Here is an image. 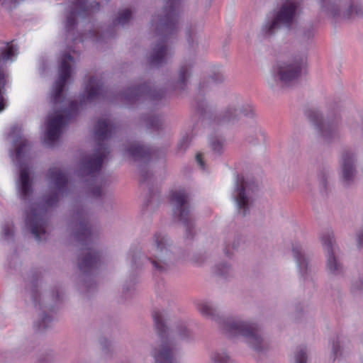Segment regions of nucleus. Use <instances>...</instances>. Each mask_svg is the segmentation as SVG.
<instances>
[{
    "instance_id": "27",
    "label": "nucleus",
    "mask_w": 363,
    "mask_h": 363,
    "mask_svg": "<svg viewBox=\"0 0 363 363\" xmlns=\"http://www.w3.org/2000/svg\"><path fill=\"white\" fill-rule=\"evenodd\" d=\"M193 65L192 62H185L181 65L175 82L176 85L179 88L184 89L186 85L187 81L191 76Z\"/></svg>"
},
{
    "instance_id": "26",
    "label": "nucleus",
    "mask_w": 363,
    "mask_h": 363,
    "mask_svg": "<svg viewBox=\"0 0 363 363\" xmlns=\"http://www.w3.org/2000/svg\"><path fill=\"white\" fill-rule=\"evenodd\" d=\"M141 121L147 129L154 131L160 130L163 125L162 116L155 113L143 115Z\"/></svg>"
},
{
    "instance_id": "43",
    "label": "nucleus",
    "mask_w": 363,
    "mask_h": 363,
    "mask_svg": "<svg viewBox=\"0 0 363 363\" xmlns=\"http://www.w3.org/2000/svg\"><path fill=\"white\" fill-rule=\"evenodd\" d=\"M348 16H351L352 13L359 15L362 13L361 8L358 5H351L348 9Z\"/></svg>"
},
{
    "instance_id": "47",
    "label": "nucleus",
    "mask_w": 363,
    "mask_h": 363,
    "mask_svg": "<svg viewBox=\"0 0 363 363\" xmlns=\"http://www.w3.org/2000/svg\"><path fill=\"white\" fill-rule=\"evenodd\" d=\"M6 107V102L4 97L2 95V92H0V112L4 111Z\"/></svg>"
},
{
    "instance_id": "13",
    "label": "nucleus",
    "mask_w": 363,
    "mask_h": 363,
    "mask_svg": "<svg viewBox=\"0 0 363 363\" xmlns=\"http://www.w3.org/2000/svg\"><path fill=\"white\" fill-rule=\"evenodd\" d=\"M126 152L135 162H140L138 166L140 183H149L152 174L148 171L147 164L152 158H157L160 155L159 150L135 143L127 147Z\"/></svg>"
},
{
    "instance_id": "1",
    "label": "nucleus",
    "mask_w": 363,
    "mask_h": 363,
    "mask_svg": "<svg viewBox=\"0 0 363 363\" xmlns=\"http://www.w3.org/2000/svg\"><path fill=\"white\" fill-rule=\"evenodd\" d=\"M9 136L13 138V143L16 146L15 160L20 170V182L18 188L19 197L24 203L29 205V210L25 212L26 226L38 241L45 240L48 208L55 206L59 201V195L67 191L68 179L58 167L50 168L48 177L55 190L51 191L50 194L45 197L43 203H33V182L30 177V167L26 161V155L31 148V143L23 136L22 128L18 125L11 128Z\"/></svg>"
},
{
    "instance_id": "16",
    "label": "nucleus",
    "mask_w": 363,
    "mask_h": 363,
    "mask_svg": "<svg viewBox=\"0 0 363 363\" xmlns=\"http://www.w3.org/2000/svg\"><path fill=\"white\" fill-rule=\"evenodd\" d=\"M256 186L245 181L242 176L238 174L232 196L235 201L238 210L245 217L250 213V206L252 203V194Z\"/></svg>"
},
{
    "instance_id": "15",
    "label": "nucleus",
    "mask_w": 363,
    "mask_h": 363,
    "mask_svg": "<svg viewBox=\"0 0 363 363\" xmlns=\"http://www.w3.org/2000/svg\"><path fill=\"white\" fill-rule=\"evenodd\" d=\"M181 0H165L163 15L158 18L156 28L166 38L177 30Z\"/></svg>"
},
{
    "instance_id": "51",
    "label": "nucleus",
    "mask_w": 363,
    "mask_h": 363,
    "mask_svg": "<svg viewBox=\"0 0 363 363\" xmlns=\"http://www.w3.org/2000/svg\"><path fill=\"white\" fill-rule=\"evenodd\" d=\"M229 245L230 244H228L225 245L223 251H224V253L227 255V256H230V253L229 252Z\"/></svg>"
},
{
    "instance_id": "40",
    "label": "nucleus",
    "mask_w": 363,
    "mask_h": 363,
    "mask_svg": "<svg viewBox=\"0 0 363 363\" xmlns=\"http://www.w3.org/2000/svg\"><path fill=\"white\" fill-rule=\"evenodd\" d=\"M100 345L104 354L108 356L111 351V342L106 338H101Z\"/></svg>"
},
{
    "instance_id": "29",
    "label": "nucleus",
    "mask_w": 363,
    "mask_h": 363,
    "mask_svg": "<svg viewBox=\"0 0 363 363\" xmlns=\"http://www.w3.org/2000/svg\"><path fill=\"white\" fill-rule=\"evenodd\" d=\"M193 135L191 131L186 132L182 135L177 145V152L183 154L190 146Z\"/></svg>"
},
{
    "instance_id": "42",
    "label": "nucleus",
    "mask_w": 363,
    "mask_h": 363,
    "mask_svg": "<svg viewBox=\"0 0 363 363\" xmlns=\"http://www.w3.org/2000/svg\"><path fill=\"white\" fill-rule=\"evenodd\" d=\"M90 193L92 196L99 198L102 194L101 187L99 186H93L90 189Z\"/></svg>"
},
{
    "instance_id": "36",
    "label": "nucleus",
    "mask_w": 363,
    "mask_h": 363,
    "mask_svg": "<svg viewBox=\"0 0 363 363\" xmlns=\"http://www.w3.org/2000/svg\"><path fill=\"white\" fill-rule=\"evenodd\" d=\"M210 145L215 154L218 155H221L223 150V142L222 139L218 138H211Z\"/></svg>"
},
{
    "instance_id": "34",
    "label": "nucleus",
    "mask_w": 363,
    "mask_h": 363,
    "mask_svg": "<svg viewBox=\"0 0 363 363\" xmlns=\"http://www.w3.org/2000/svg\"><path fill=\"white\" fill-rule=\"evenodd\" d=\"M132 16L131 11L130 9H125L121 11L118 18L113 21L115 25L123 26L129 22Z\"/></svg>"
},
{
    "instance_id": "21",
    "label": "nucleus",
    "mask_w": 363,
    "mask_h": 363,
    "mask_svg": "<svg viewBox=\"0 0 363 363\" xmlns=\"http://www.w3.org/2000/svg\"><path fill=\"white\" fill-rule=\"evenodd\" d=\"M74 63L73 57L69 53L62 56L58 69V76L55 82L54 91H65L64 89L69 81L72 74V65Z\"/></svg>"
},
{
    "instance_id": "45",
    "label": "nucleus",
    "mask_w": 363,
    "mask_h": 363,
    "mask_svg": "<svg viewBox=\"0 0 363 363\" xmlns=\"http://www.w3.org/2000/svg\"><path fill=\"white\" fill-rule=\"evenodd\" d=\"M196 161L202 169H205V162L203 159L202 153H197L196 155Z\"/></svg>"
},
{
    "instance_id": "23",
    "label": "nucleus",
    "mask_w": 363,
    "mask_h": 363,
    "mask_svg": "<svg viewBox=\"0 0 363 363\" xmlns=\"http://www.w3.org/2000/svg\"><path fill=\"white\" fill-rule=\"evenodd\" d=\"M16 48L13 45H6L5 49L1 52L0 57V91L5 88L7 83V75L5 73L4 66L6 61L13 60L12 57L16 55Z\"/></svg>"
},
{
    "instance_id": "35",
    "label": "nucleus",
    "mask_w": 363,
    "mask_h": 363,
    "mask_svg": "<svg viewBox=\"0 0 363 363\" xmlns=\"http://www.w3.org/2000/svg\"><path fill=\"white\" fill-rule=\"evenodd\" d=\"M307 353L305 347L300 346L294 352V363H307Z\"/></svg>"
},
{
    "instance_id": "8",
    "label": "nucleus",
    "mask_w": 363,
    "mask_h": 363,
    "mask_svg": "<svg viewBox=\"0 0 363 363\" xmlns=\"http://www.w3.org/2000/svg\"><path fill=\"white\" fill-rule=\"evenodd\" d=\"M152 317L155 327L160 339L151 350V355L155 363H178L176 349L169 338L168 328L166 325V314L164 311H154Z\"/></svg>"
},
{
    "instance_id": "52",
    "label": "nucleus",
    "mask_w": 363,
    "mask_h": 363,
    "mask_svg": "<svg viewBox=\"0 0 363 363\" xmlns=\"http://www.w3.org/2000/svg\"><path fill=\"white\" fill-rule=\"evenodd\" d=\"M154 196H155V195L151 196V198H150V199H148V200H147V203H146V206H147V207H149V206L152 203V200H153V199H154Z\"/></svg>"
},
{
    "instance_id": "14",
    "label": "nucleus",
    "mask_w": 363,
    "mask_h": 363,
    "mask_svg": "<svg viewBox=\"0 0 363 363\" xmlns=\"http://www.w3.org/2000/svg\"><path fill=\"white\" fill-rule=\"evenodd\" d=\"M304 115L314 125L324 142L330 143L338 138V121L336 119L325 121L322 113L314 107L306 108Z\"/></svg>"
},
{
    "instance_id": "48",
    "label": "nucleus",
    "mask_w": 363,
    "mask_h": 363,
    "mask_svg": "<svg viewBox=\"0 0 363 363\" xmlns=\"http://www.w3.org/2000/svg\"><path fill=\"white\" fill-rule=\"evenodd\" d=\"M246 140L248 143L252 144H256L257 143V137L255 135H249L247 136Z\"/></svg>"
},
{
    "instance_id": "9",
    "label": "nucleus",
    "mask_w": 363,
    "mask_h": 363,
    "mask_svg": "<svg viewBox=\"0 0 363 363\" xmlns=\"http://www.w3.org/2000/svg\"><path fill=\"white\" fill-rule=\"evenodd\" d=\"M189 201L190 194L185 188L176 189L169 193L174 218L185 227V238L193 239L195 235V219L191 211Z\"/></svg>"
},
{
    "instance_id": "30",
    "label": "nucleus",
    "mask_w": 363,
    "mask_h": 363,
    "mask_svg": "<svg viewBox=\"0 0 363 363\" xmlns=\"http://www.w3.org/2000/svg\"><path fill=\"white\" fill-rule=\"evenodd\" d=\"M211 359L213 363H234L233 360L224 350H218L213 352Z\"/></svg>"
},
{
    "instance_id": "10",
    "label": "nucleus",
    "mask_w": 363,
    "mask_h": 363,
    "mask_svg": "<svg viewBox=\"0 0 363 363\" xmlns=\"http://www.w3.org/2000/svg\"><path fill=\"white\" fill-rule=\"evenodd\" d=\"M273 72L284 84H291L308 72V59L304 54H295L286 60H278Z\"/></svg>"
},
{
    "instance_id": "38",
    "label": "nucleus",
    "mask_w": 363,
    "mask_h": 363,
    "mask_svg": "<svg viewBox=\"0 0 363 363\" xmlns=\"http://www.w3.org/2000/svg\"><path fill=\"white\" fill-rule=\"evenodd\" d=\"M135 284V279L130 278V281H126L125 284L123 285V294L125 296V298H128L132 295L134 291Z\"/></svg>"
},
{
    "instance_id": "6",
    "label": "nucleus",
    "mask_w": 363,
    "mask_h": 363,
    "mask_svg": "<svg viewBox=\"0 0 363 363\" xmlns=\"http://www.w3.org/2000/svg\"><path fill=\"white\" fill-rule=\"evenodd\" d=\"M115 129V125L108 120L104 118L98 120L94 131L97 140L95 152L91 155L82 159L78 170L79 177L91 176L92 179L95 180L94 174L101 171L104 161L109 153L108 147L104 141L111 137Z\"/></svg>"
},
{
    "instance_id": "7",
    "label": "nucleus",
    "mask_w": 363,
    "mask_h": 363,
    "mask_svg": "<svg viewBox=\"0 0 363 363\" xmlns=\"http://www.w3.org/2000/svg\"><path fill=\"white\" fill-rule=\"evenodd\" d=\"M41 277V273L38 270H35L30 272V274L28 276L26 282V289L30 290V296L35 307L38 306L40 313H39V318L34 323V329L38 333L45 331L50 328L53 317L50 314L55 310V305L60 301V293L58 289H56L52 291V303H48L47 301L43 298V301H41L40 295L38 291V281Z\"/></svg>"
},
{
    "instance_id": "17",
    "label": "nucleus",
    "mask_w": 363,
    "mask_h": 363,
    "mask_svg": "<svg viewBox=\"0 0 363 363\" xmlns=\"http://www.w3.org/2000/svg\"><path fill=\"white\" fill-rule=\"evenodd\" d=\"M320 238L325 251L328 272L334 276L341 274L343 272V267L338 257L339 250L335 245L333 233L327 230L322 234Z\"/></svg>"
},
{
    "instance_id": "44",
    "label": "nucleus",
    "mask_w": 363,
    "mask_h": 363,
    "mask_svg": "<svg viewBox=\"0 0 363 363\" xmlns=\"http://www.w3.org/2000/svg\"><path fill=\"white\" fill-rule=\"evenodd\" d=\"M352 291H363V278L352 284Z\"/></svg>"
},
{
    "instance_id": "31",
    "label": "nucleus",
    "mask_w": 363,
    "mask_h": 363,
    "mask_svg": "<svg viewBox=\"0 0 363 363\" xmlns=\"http://www.w3.org/2000/svg\"><path fill=\"white\" fill-rule=\"evenodd\" d=\"M232 272V268L227 262H220L214 267V273L223 278L230 277Z\"/></svg>"
},
{
    "instance_id": "19",
    "label": "nucleus",
    "mask_w": 363,
    "mask_h": 363,
    "mask_svg": "<svg viewBox=\"0 0 363 363\" xmlns=\"http://www.w3.org/2000/svg\"><path fill=\"white\" fill-rule=\"evenodd\" d=\"M356 157L350 149H344L341 153L340 161V178L345 186L353 184L356 174Z\"/></svg>"
},
{
    "instance_id": "22",
    "label": "nucleus",
    "mask_w": 363,
    "mask_h": 363,
    "mask_svg": "<svg viewBox=\"0 0 363 363\" xmlns=\"http://www.w3.org/2000/svg\"><path fill=\"white\" fill-rule=\"evenodd\" d=\"M331 169L328 164H322L317 169V180L320 194L327 196L330 190V177Z\"/></svg>"
},
{
    "instance_id": "12",
    "label": "nucleus",
    "mask_w": 363,
    "mask_h": 363,
    "mask_svg": "<svg viewBox=\"0 0 363 363\" xmlns=\"http://www.w3.org/2000/svg\"><path fill=\"white\" fill-rule=\"evenodd\" d=\"M174 92H118V97L128 106L144 104L149 108L167 104Z\"/></svg>"
},
{
    "instance_id": "33",
    "label": "nucleus",
    "mask_w": 363,
    "mask_h": 363,
    "mask_svg": "<svg viewBox=\"0 0 363 363\" xmlns=\"http://www.w3.org/2000/svg\"><path fill=\"white\" fill-rule=\"evenodd\" d=\"M2 236L5 240L10 241L13 240L14 225L13 222H6L2 226Z\"/></svg>"
},
{
    "instance_id": "25",
    "label": "nucleus",
    "mask_w": 363,
    "mask_h": 363,
    "mask_svg": "<svg viewBox=\"0 0 363 363\" xmlns=\"http://www.w3.org/2000/svg\"><path fill=\"white\" fill-rule=\"evenodd\" d=\"M77 10H73L69 15L67 17L65 28L69 32L74 28L76 25L77 16H85L89 11L88 6L84 0L78 1Z\"/></svg>"
},
{
    "instance_id": "18",
    "label": "nucleus",
    "mask_w": 363,
    "mask_h": 363,
    "mask_svg": "<svg viewBox=\"0 0 363 363\" xmlns=\"http://www.w3.org/2000/svg\"><path fill=\"white\" fill-rule=\"evenodd\" d=\"M296 9L297 5L295 2L291 1H286L271 24L269 26L266 25L263 28L262 31L264 35L265 36L272 35L281 25L289 28L292 24Z\"/></svg>"
},
{
    "instance_id": "28",
    "label": "nucleus",
    "mask_w": 363,
    "mask_h": 363,
    "mask_svg": "<svg viewBox=\"0 0 363 363\" xmlns=\"http://www.w3.org/2000/svg\"><path fill=\"white\" fill-rule=\"evenodd\" d=\"M174 335L180 340H189L194 338V334L184 322L178 323L174 330Z\"/></svg>"
},
{
    "instance_id": "39",
    "label": "nucleus",
    "mask_w": 363,
    "mask_h": 363,
    "mask_svg": "<svg viewBox=\"0 0 363 363\" xmlns=\"http://www.w3.org/2000/svg\"><path fill=\"white\" fill-rule=\"evenodd\" d=\"M96 79L95 77H91L84 91H104L101 86L98 83H96Z\"/></svg>"
},
{
    "instance_id": "49",
    "label": "nucleus",
    "mask_w": 363,
    "mask_h": 363,
    "mask_svg": "<svg viewBox=\"0 0 363 363\" xmlns=\"http://www.w3.org/2000/svg\"><path fill=\"white\" fill-rule=\"evenodd\" d=\"M239 244H240V239H238V241L234 240V242H233L232 246H231L232 249H235V250L237 249L239 246Z\"/></svg>"
},
{
    "instance_id": "5",
    "label": "nucleus",
    "mask_w": 363,
    "mask_h": 363,
    "mask_svg": "<svg viewBox=\"0 0 363 363\" xmlns=\"http://www.w3.org/2000/svg\"><path fill=\"white\" fill-rule=\"evenodd\" d=\"M172 241L162 232H156L147 246L146 255H142L138 248L130 249L131 265L133 269L140 268L144 261L149 262L155 271L163 273L170 269L173 264Z\"/></svg>"
},
{
    "instance_id": "2",
    "label": "nucleus",
    "mask_w": 363,
    "mask_h": 363,
    "mask_svg": "<svg viewBox=\"0 0 363 363\" xmlns=\"http://www.w3.org/2000/svg\"><path fill=\"white\" fill-rule=\"evenodd\" d=\"M72 223L73 237L83 247V252L78 259L79 285L84 288L86 293H89L96 287L95 276L101 264L102 252L94 246L96 233L86 210L77 207Z\"/></svg>"
},
{
    "instance_id": "50",
    "label": "nucleus",
    "mask_w": 363,
    "mask_h": 363,
    "mask_svg": "<svg viewBox=\"0 0 363 363\" xmlns=\"http://www.w3.org/2000/svg\"><path fill=\"white\" fill-rule=\"evenodd\" d=\"M222 76H218V78L211 77V80L212 82L217 83L221 81Z\"/></svg>"
},
{
    "instance_id": "3",
    "label": "nucleus",
    "mask_w": 363,
    "mask_h": 363,
    "mask_svg": "<svg viewBox=\"0 0 363 363\" xmlns=\"http://www.w3.org/2000/svg\"><path fill=\"white\" fill-rule=\"evenodd\" d=\"M68 93L52 92L50 96L53 108L59 114L50 118L47 124L45 138L50 144L59 139L62 128L75 120L81 109L100 101L108 92H83L77 99L68 96Z\"/></svg>"
},
{
    "instance_id": "41",
    "label": "nucleus",
    "mask_w": 363,
    "mask_h": 363,
    "mask_svg": "<svg viewBox=\"0 0 363 363\" xmlns=\"http://www.w3.org/2000/svg\"><path fill=\"white\" fill-rule=\"evenodd\" d=\"M356 243L359 251H363V228L356 233Z\"/></svg>"
},
{
    "instance_id": "24",
    "label": "nucleus",
    "mask_w": 363,
    "mask_h": 363,
    "mask_svg": "<svg viewBox=\"0 0 363 363\" xmlns=\"http://www.w3.org/2000/svg\"><path fill=\"white\" fill-rule=\"evenodd\" d=\"M167 54L166 40L162 39L154 48L153 52L149 57L150 65L155 67L161 66L166 62Z\"/></svg>"
},
{
    "instance_id": "46",
    "label": "nucleus",
    "mask_w": 363,
    "mask_h": 363,
    "mask_svg": "<svg viewBox=\"0 0 363 363\" xmlns=\"http://www.w3.org/2000/svg\"><path fill=\"white\" fill-rule=\"evenodd\" d=\"M128 91H152V89L146 84L138 86L136 87L128 89Z\"/></svg>"
},
{
    "instance_id": "20",
    "label": "nucleus",
    "mask_w": 363,
    "mask_h": 363,
    "mask_svg": "<svg viewBox=\"0 0 363 363\" xmlns=\"http://www.w3.org/2000/svg\"><path fill=\"white\" fill-rule=\"evenodd\" d=\"M291 251L301 277L304 281L308 280L311 277L312 267L305 247L299 242H295L292 245Z\"/></svg>"
},
{
    "instance_id": "11",
    "label": "nucleus",
    "mask_w": 363,
    "mask_h": 363,
    "mask_svg": "<svg viewBox=\"0 0 363 363\" xmlns=\"http://www.w3.org/2000/svg\"><path fill=\"white\" fill-rule=\"evenodd\" d=\"M191 106L199 115L200 119L202 121H209V124L212 125H223L228 123H234L238 121L240 118L238 106L235 104H230L220 113L215 115L213 118L211 111L208 110L205 96L201 92L197 93L194 97Z\"/></svg>"
},
{
    "instance_id": "32",
    "label": "nucleus",
    "mask_w": 363,
    "mask_h": 363,
    "mask_svg": "<svg viewBox=\"0 0 363 363\" xmlns=\"http://www.w3.org/2000/svg\"><path fill=\"white\" fill-rule=\"evenodd\" d=\"M342 341H341L340 337L337 336L332 342V357L333 361L342 355Z\"/></svg>"
},
{
    "instance_id": "53",
    "label": "nucleus",
    "mask_w": 363,
    "mask_h": 363,
    "mask_svg": "<svg viewBox=\"0 0 363 363\" xmlns=\"http://www.w3.org/2000/svg\"><path fill=\"white\" fill-rule=\"evenodd\" d=\"M254 129H255L254 131H255V133H257V132L259 130V128L257 127V126L255 127Z\"/></svg>"
},
{
    "instance_id": "37",
    "label": "nucleus",
    "mask_w": 363,
    "mask_h": 363,
    "mask_svg": "<svg viewBox=\"0 0 363 363\" xmlns=\"http://www.w3.org/2000/svg\"><path fill=\"white\" fill-rule=\"evenodd\" d=\"M238 109L240 115L242 114L248 118H254L256 116L255 107L252 104L243 105L241 107L238 106Z\"/></svg>"
},
{
    "instance_id": "4",
    "label": "nucleus",
    "mask_w": 363,
    "mask_h": 363,
    "mask_svg": "<svg viewBox=\"0 0 363 363\" xmlns=\"http://www.w3.org/2000/svg\"><path fill=\"white\" fill-rule=\"evenodd\" d=\"M197 308L203 316L216 322L228 337H244L247 344L257 352L268 349V342L264 337L262 328L257 322L220 316L211 302L202 301L198 304Z\"/></svg>"
}]
</instances>
